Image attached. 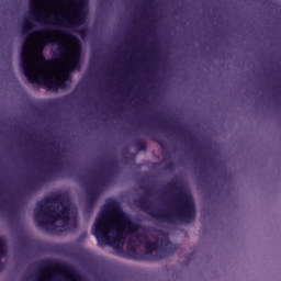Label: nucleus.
<instances>
[{"label":"nucleus","instance_id":"5","mask_svg":"<svg viewBox=\"0 0 281 281\" xmlns=\"http://www.w3.org/2000/svg\"><path fill=\"white\" fill-rule=\"evenodd\" d=\"M40 281H82L80 277L69 270L48 268L40 277Z\"/></svg>","mask_w":281,"mask_h":281},{"label":"nucleus","instance_id":"7","mask_svg":"<svg viewBox=\"0 0 281 281\" xmlns=\"http://www.w3.org/2000/svg\"><path fill=\"white\" fill-rule=\"evenodd\" d=\"M137 240H139V243H144V240L142 239V237L136 236Z\"/></svg>","mask_w":281,"mask_h":281},{"label":"nucleus","instance_id":"2","mask_svg":"<svg viewBox=\"0 0 281 281\" xmlns=\"http://www.w3.org/2000/svg\"><path fill=\"white\" fill-rule=\"evenodd\" d=\"M31 12L40 23L64 27H78L87 16L82 0H31Z\"/></svg>","mask_w":281,"mask_h":281},{"label":"nucleus","instance_id":"1","mask_svg":"<svg viewBox=\"0 0 281 281\" xmlns=\"http://www.w3.org/2000/svg\"><path fill=\"white\" fill-rule=\"evenodd\" d=\"M78 63L80 41L69 33L52 29L34 31L22 47L21 65L30 82L65 87L69 71L78 69Z\"/></svg>","mask_w":281,"mask_h":281},{"label":"nucleus","instance_id":"4","mask_svg":"<svg viewBox=\"0 0 281 281\" xmlns=\"http://www.w3.org/2000/svg\"><path fill=\"white\" fill-rule=\"evenodd\" d=\"M71 214H76V210L70 204H60L55 211L47 210V204H43L35 214V221L40 225H45L46 229L54 231L57 227H65Z\"/></svg>","mask_w":281,"mask_h":281},{"label":"nucleus","instance_id":"6","mask_svg":"<svg viewBox=\"0 0 281 281\" xmlns=\"http://www.w3.org/2000/svg\"><path fill=\"white\" fill-rule=\"evenodd\" d=\"M29 30H32V24H26L25 25V32H27Z\"/></svg>","mask_w":281,"mask_h":281},{"label":"nucleus","instance_id":"3","mask_svg":"<svg viewBox=\"0 0 281 281\" xmlns=\"http://www.w3.org/2000/svg\"><path fill=\"white\" fill-rule=\"evenodd\" d=\"M94 229L99 240L113 247L123 245L126 234L136 236L135 234H142L143 232L139 226L131 223L124 212L117 207L101 215L94 223Z\"/></svg>","mask_w":281,"mask_h":281}]
</instances>
